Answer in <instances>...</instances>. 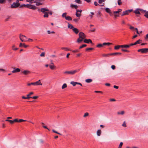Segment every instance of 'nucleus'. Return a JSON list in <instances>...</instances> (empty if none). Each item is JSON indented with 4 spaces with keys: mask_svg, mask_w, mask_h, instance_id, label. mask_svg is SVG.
<instances>
[{
    "mask_svg": "<svg viewBox=\"0 0 148 148\" xmlns=\"http://www.w3.org/2000/svg\"><path fill=\"white\" fill-rule=\"evenodd\" d=\"M79 38L77 39V42L78 43H80L85 38L86 36L83 33L81 32L79 33Z\"/></svg>",
    "mask_w": 148,
    "mask_h": 148,
    "instance_id": "f257e3e1",
    "label": "nucleus"
},
{
    "mask_svg": "<svg viewBox=\"0 0 148 148\" xmlns=\"http://www.w3.org/2000/svg\"><path fill=\"white\" fill-rule=\"evenodd\" d=\"M47 11H49V9L45 8H41V12L44 14L43 17L44 18H48L49 15L47 13Z\"/></svg>",
    "mask_w": 148,
    "mask_h": 148,
    "instance_id": "f03ea898",
    "label": "nucleus"
},
{
    "mask_svg": "<svg viewBox=\"0 0 148 148\" xmlns=\"http://www.w3.org/2000/svg\"><path fill=\"white\" fill-rule=\"evenodd\" d=\"M79 70L80 69H78L69 71H65L64 72V73L67 74L73 75L79 71Z\"/></svg>",
    "mask_w": 148,
    "mask_h": 148,
    "instance_id": "7ed1b4c3",
    "label": "nucleus"
},
{
    "mask_svg": "<svg viewBox=\"0 0 148 148\" xmlns=\"http://www.w3.org/2000/svg\"><path fill=\"white\" fill-rule=\"evenodd\" d=\"M143 12H145V10H144L142 9L138 8L136 9L135 10H134L133 12L137 15V14L140 15L141 13L140 12L143 13Z\"/></svg>",
    "mask_w": 148,
    "mask_h": 148,
    "instance_id": "20e7f679",
    "label": "nucleus"
},
{
    "mask_svg": "<svg viewBox=\"0 0 148 148\" xmlns=\"http://www.w3.org/2000/svg\"><path fill=\"white\" fill-rule=\"evenodd\" d=\"M42 84L41 83L40 80H39L38 81H37L35 82H32L29 83L27 84V85L28 86H31V85H42Z\"/></svg>",
    "mask_w": 148,
    "mask_h": 148,
    "instance_id": "39448f33",
    "label": "nucleus"
},
{
    "mask_svg": "<svg viewBox=\"0 0 148 148\" xmlns=\"http://www.w3.org/2000/svg\"><path fill=\"white\" fill-rule=\"evenodd\" d=\"M25 6H26V8H27L34 10L36 9L37 8V7L32 5L29 4H26Z\"/></svg>",
    "mask_w": 148,
    "mask_h": 148,
    "instance_id": "423d86ee",
    "label": "nucleus"
},
{
    "mask_svg": "<svg viewBox=\"0 0 148 148\" xmlns=\"http://www.w3.org/2000/svg\"><path fill=\"white\" fill-rule=\"evenodd\" d=\"M20 5V3L14 2L12 4H11L10 7L11 8H16L19 6Z\"/></svg>",
    "mask_w": 148,
    "mask_h": 148,
    "instance_id": "0eeeda50",
    "label": "nucleus"
},
{
    "mask_svg": "<svg viewBox=\"0 0 148 148\" xmlns=\"http://www.w3.org/2000/svg\"><path fill=\"white\" fill-rule=\"evenodd\" d=\"M138 52H141L142 53H146L148 52V48H143L138 50Z\"/></svg>",
    "mask_w": 148,
    "mask_h": 148,
    "instance_id": "6e6552de",
    "label": "nucleus"
},
{
    "mask_svg": "<svg viewBox=\"0 0 148 148\" xmlns=\"http://www.w3.org/2000/svg\"><path fill=\"white\" fill-rule=\"evenodd\" d=\"M20 38L22 42H25L26 41L27 38L25 36L20 34Z\"/></svg>",
    "mask_w": 148,
    "mask_h": 148,
    "instance_id": "1a4fd4ad",
    "label": "nucleus"
},
{
    "mask_svg": "<svg viewBox=\"0 0 148 148\" xmlns=\"http://www.w3.org/2000/svg\"><path fill=\"white\" fill-rule=\"evenodd\" d=\"M133 11L132 9L129 10H126L125 11H123V12L122 14H121V16H123L124 15H128V14L132 12Z\"/></svg>",
    "mask_w": 148,
    "mask_h": 148,
    "instance_id": "9d476101",
    "label": "nucleus"
},
{
    "mask_svg": "<svg viewBox=\"0 0 148 148\" xmlns=\"http://www.w3.org/2000/svg\"><path fill=\"white\" fill-rule=\"evenodd\" d=\"M84 42L87 43H89V42H90L91 44L92 45H94V44L92 43V41L90 39H85L84 40Z\"/></svg>",
    "mask_w": 148,
    "mask_h": 148,
    "instance_id": "9b49d317",
    "label": "nucleus"
},
{
    "mask_svg": "<svg viewBox=\"0 0 148 148\" xmlns=\"http://www.w3.org/2000/svg\"><path fill=\"white\" fill-rule=\"evenodd\" d=\"M20 69L19 68H14V70L12 71V72L13 73H15L19 72L20 71Z\"/></svg>",
    "mask_w": 148,
    "mask_h": 148,
    "instance_id": "f8f14e48",
    "label": "nucleus"
},
{
    "mask_svg": "<svg viewBox=\"0 0 148 148\" xmlns=\"http://www.w3.org/2000/svg\"><path fill=\"white\" fill-rule=\"evenodd\" d=\"M30 72L28 70H25L23 71V74L25 75H26L30 73Z\"/></svg>",
    "mask_w": 148,
    "mask_h": 148,
    "instance_id": "ddd939ff",
    "label": "nucleus"
},
{
    "mask_svg": "<svg viewBox=\"0 0 148 148\" xmlns=\"http://www.w3.org/2000/svg\"><path fill=\"white\" fill-rule=\"evenodd\" d=\"M72 30L76 34H77L79 32L78 29L74 27Z\"/></svg>",
    "mask_w": 148,
    "mask_h": 148,
    "instance_id": "4468645a",
    "label": "nucleus"
},
{
    "mask_svg": "<svg viewBox=\"0 0 148 148\" xmlns=\"http://www.w3.org/2000/svg\"><path fill=\"white\" fill-rule=\"evenodd\" d=\"M121 54L122 53H121L116 52V53H110V56H112V55L115 56L116 55H121Z\"/></svg>",
    "mask_w": 148,
    "mask_h": 148,
    "instance_id": "2eb2a0df",
    "label": "nucleus"
},
{
    "mask_svg": "<svg viewBox=\"0 0 148 148\" xmlns=\"http://www.w3.org/2000/svg\"><path fill=\"white\" fill-rule=\"evenodd\" d=\"M142 40L140 39H139L134 43V44L136 45L138 44H140L142 42Z\"/></svg>",
    "mask_w": 148,
    "mask_h": 148,
    "instance_id": "dca6fc26",
    "label": "nucleus"
},
{
    "mask_svg": "<svg viewBox=\"0 0 148 148\" xmlns=\"http://www.w3.org/2000/svg\"><path fill=\"white\" fill-rule=\"evenodd\" d=\"M121 48H129V46H128V45H121Z\"/></svg>",
    "mask_w": 148,
    "mask_h": 148,
    "instance_id": "f3484780",
    "label": "nucleus"
},
{
    "mask_svg": "<svg viewBox=\"0 0 148 148\" xmlns=\"http://www.w3.org/2000/svg\"><path fill=\"white\" fill-rule=\"evenodd\" d=\"M112 45V43L109 42H104L103 43V46L105 45L109 46L110 45Z\"/></svg>",
    "mask_w": 148,
    "mask_h": 148,
    "instance_id": "a211bd4d",
    "label": "nucleus"
},
{
    "mask_svg": "<svg viewBox=\"0 0 148 148\" xmlns=\"http://www.w3.org/2000/svg\"><path fill=\"white\" fill-rule=\"evenodd\" d=\"M97 135L98 136H99L101 134V131L100 130H98L97 132Z\"/></svg>",
    "mask_w": 148,
    "mask_h": 148,
    "instance_id": "6ab92c4d",
    "label": "nucleus"
},
{
    "mask_svg": "<svg viewBox=\"0 0 148 148\" xmlns=\"http://www.w3.org/2000/svg\"><path fill=\"white\" fill-rule=\"evenodd\" d=\"M65 19L67 21H71L72 18L71 16H68L66 17Z\"/></svg>",
    "mask_w": 148,
    "mask_h": 148,
    "instance_id": "aec40b11",
    "label": "nucleus"
},
{
    "mask_svg": "<svg viewBox=\"0 0 148 148\" xmlns=\"http://www.w3.org/2000/svg\"><path fill=\"white\" fill-rule=\"evenodd\" d=\"M68 27L69 28L73 29L74 28V27L73 26V25L71 24H69L68 23Z\"/></svg>",
    "mask_w": 148,
    "mask_h": 148,
    "instance_id": "412c9836",
    "label": "nucleus"
},
{
    "mask_svg": "<svg viewBox=\"0 0 148 148\" xmlns=\"http://www.w3.org/2000/svg\"><path fill=\"white\" fill-rule=\"evenodd\" d=\"M71 7L72 8H74L75 9H77L78 7L77 5H74L73 4H71L70 5Z\"/></svg>",
    "mask_w": 148,
    "mask_h": 148,
    "instance_id": "4be33fe9",
    "label": "nucleus"
},
{
    "mask_svg": "<svg viewBox=\"0 0 148 148\" xmlns=\"http://www.w3.org/2000/svg\"><path fill=\"white\" fill-rule=\"evenodd\" d=\"M106 11L109 14L111 13V10L109 8H107L105 9Z\"/></svg>",
    "mask_w": 148,
    "mask_h": 148,
    "instance_id": "5701e85b",
    "label": "nucleus"
},
{
    "mask_svg": "<svg viewBox=\"0 0 148 148\" xmlns=\"http://www.w3.org/2000/svg\"><path fill=\"white\" fill-rule=\"evenodd\" d=\"M34 0H26L27 2H30V3H36V1H34Z\"/></svg>",
    "mask_w": 148,
    "mask_h": 148,
    "instance_id": "b1692460",
    "label": "nucleus"
},
{
    "mask_svg": "<svg viewBox=\"0 0 148 148\" xmlns=\"http://www.w3.org/2000/svg\"><path fill=\"white\" fill-rule=\"evenodd\" d=\"M92 80L91 79H88L86 80V82L88 83H89L91 82Z\"/></svg>",
    "mask_w": 148,
    "mask_h": 148,
    "instance_id": "393cba45",
    "label": "nucleus"
},
{
    "mask_svg": "<svg viewBox=\"0 0 148 148\" xmlns=\"http://www.w3.org/2000/svg\"><path fill=\"white\" fill-rule=\"evenodd\" d=\"M49 67L50 68V69L51 70H53L54 69H55L56 68V67L54 66V65H50L49 66Z\"/></svg>",
    "mask_w": 148,
    "mask_h": 148,
    "instance_id": "a878e982",
    "label": "nucleus"
},
{
    "mask_svg": "<svg viewBox=\"0 0 148 148\" xmlns=\"http://www.w3.org/2000/svg\"><path fill=\"white\" fill-rule=\"evenodd\" d=\"M145 12V14H144V16H145L146 18H148V11H146L145 10V12Z\"/></svg>",
    "mask_w": 148,
    "mask_h": 148,
    "instance_id": "bb28decb",
    "label": "nucleus"
},
{
    "mask_svg": "<svg viewBox=\"0 0 148 148\" xmlns=\"http://www.w3.org/2000/svg\"><path fill=\"white\" fill-rule=\"evenodd\" d=\"M121 45H117L115 46L114 47V49L115 50L118 49L120 48L121 47Z\"/></svg>",
    "mask_w": 148,
    "mask_h": 148,
    "instance_id": "cd10ccee",
    "label": "nucleus"
},
{
    "mask_svg": "<svg viewBox=\"0 0 148 148\" xmlns=\"http://www.w3.org/2000/svg\"><path fill=\"white\" fill-rule=\"evenodd\" d=\"M33 94H34V93L33 92H30L29 94L27 95V97H29V99L30 98H31L32 97H30L29 96L32 95Z\"/></svg>",
    "mask_w": 148,
    "mask_h": 148,
    "instance_id": "c85d7f7f",
    "label": "nucleus"
},
{
    "mask_svg": "<svg viewBox=\"0 0 148 148\" xmlns=\"http://www.w3.org/2000/svg\"><path fill=\"white\" fill-rule=\"evenodd\" d=\"M109 56H110V53L108 54H102V56L103 57H108Z\"/></svg>",
    "mask_w": 148,
    "mask_h": 148,
    "instance_id": "c756f323",
    "label": "nucleus"
},
{
    "mask_svg": "<svg viewBox=\"0 0 148 148\" xmlns=\"http://www.w3.org/2000/svg\"><path fill=\"white\" fill-rule=\"evenodd\" d=\"M103 47V44H99L97 45V47L99 48Z\"/></svg>",
    "mask_w": 148,
    "mask_h": 148,
    "instance_id": "7c9ffc66",
    "label": "nucleus"
},
{
    "mask_svg": "<svg viewBox=\"0 0 148 148\" xmlns=\"http://www.w3.org/2000/svg\"><path fill=\"white\" fill-rule=\"evenodd\" d=\"M67 87V84H66L65 83V84H63V85L62 86V89H63L65 88H66V87Z\"/></svg>",
    "mask_w": 148,
    "mask_h": 148,
    "instance_id": "2f4dec72",
    "label": "nucleus"
},
{
    "mask_svg": "<svg viewBox=\"0 0 148 148\" xmlns=\"http://www.w3.org/2000/svg\"><path fill=\"white\" fill-rule=\"evenodd\" d=\"M124 112L123 111H121V112H117V114H121V115H123L124 114Z\"/></svg>",
    "mask_w": 148,
    "mask_h": 148,
    "instance_id": "473e14b6",
    "label": "nucleus"
},
{
    "mask_svg": "<svg viewBox=\"0 0 148 148\" xmlns=\"http://www.w3.org/2000/svg\"><path fill=\"white\" fill-rule=\"evenodd\" d=\"M61 49H62L64 50H65V51H69V49H68V48L67 47H62L61 48Z\"/></svg>",
    "mask_w": 148,
    "mask_h": 148,
    "instance_id": "72a5a7b5",
    "label": "nucleus"
},
{
    "mask_svg": "<svg viewBox=\"0 0 148 148\" xmlns=\"http://www.w3.org/2000/svg\"><path fill=\"white\" fill-rule=\"evenodd\" d=\"M38 1H36V5L37 6H39L40 5H42V3L40 2H37Z\"/></svg>",
    "mask_w": 148,
    "mask_h": 148,
    "instance_id": "f704fd0d",
    "label": "nucleus"
},
{
    "mask_svg": "<svg viewBox=\"0 0 148 148\" xmlns=\"http://www.w3.org/2000/svg\"><path fill=\"white\" fill-rule=\"evenodd\" d=\"M102 14L100 11H98L97 13V16L99 17H100L101 16Z\"/></svg>",
    "mask_w": 148,
    "mask_h": 148,
    "instance_id": "c9c22d12",
    "label": "nucleus"
},
{
    "mask_svg": "<svg viewBox=\"0 0 148 148\" xmlns=\"http://www.w3.org/2000/svg\"><path fill=\"white\" fill-rule=\"evenodd\" d=\"M67 14V13L65 12L63 13L62 15V16L63 17L65 18L67 16H66Z\"/></svg>",
    "mask_w": 148,
    "mask_h": 148,
    "instance_id": "e433bc0d",
    "label": "nucleus"
},
{
    "mask_svg": "<svg viewBox=\"0 0 148 148\" xmlns=\"http://www.w3.org/2000/svg\"><path fill=\"white\" fill-rule=\"evenodd\" d=\"M71 84H72L73 86H75L76 84V82H74L73 81L71 82Z\"/></svg>",
    "mask_w": 148,
    "mask_h": 148,
    "instance_id": "4c0bfd02",
    "label": "nucleus"
},
{
    "mask_svg": "<svg viewBox=\"0 0 148 148\" xmlns=\"http://www.w3.org/2000/svg\"><path fill=\"white\" fill-rule=\"evenodd\" d=\"M47 13L48 15L49 14L52 15L53 14L52 12L51 11L49 10V11H47Z\"/></svg>",
    "mask_w": 148,
    "mask_h": 148,
    "instance_id": "58836bf2",
    "label": "nucleus"
},
{
    "mask_svg": "<svg viewBox=\"0 0 148 148\" xmlns=\"http://www.w3.org/2000/svg\"><path fill=\"white\" fill-rule=\"evenodd\" d=\"M87 46V45L86 44L82 45V46H80L79 47V49H82L84 47H86Z\"/></svg>",
    "mask_w": 148,
    "mask_h": 148,
    "instance_id": "ea45409f",
    "label": "nucleus"
},
{
    "mask_svg": "<svg viewBox=\"0 0 148 148\" xmlns=\"http://www.w3.org/2000/svg\"><path fill=\"white\" fill-rule=\"evenodd\" d=\"M117 2L118 4L119 5H120L122 4V2L121 0H118Z\"/></svg>",
    "mask_w": 148,
    "mask_h": 148,
    "instance_id": "a19ab883",
    "label": "nucleus"
},
{
    "mask_svg": "<svg viewBox=\"0 0 148 148\" xmlns=\"http://www.w3.org/2000/svg\"><path fill=\"white\" fill-rule=\"evenodd\" d=\"M94 49V48H87L86 49L85 51H88L90 50H92Z\"/></svg>",
    "mask_w": 148,
    "mask_h": 148,
    "instance_id": "79ce46f5",
    "label": "nucleus"
},
{
    "mask_svg": "<svg viewBox=\"0 0 148 148\" xmlns=\"http://www.w3.org/2000/svg\"><path fill=\"white\" fill-rule=\"evenodd\" d=\"M77 12H76L75 14V15L77 17H80L81 16V14L80 13L79 14Z\"/></svg>",
    "mask_w": 148,
    "mask_h": 148,
    "instance_id": "37998d69",
    "label": "nucleus"
},
{
    "mask_svg": "<svg viewBox=\"0 0 148 148\" xmlns=\"http://www.w3.org/2000/svg\"><path fill=\"white\" fill-rule=\"evenodd\" d=\"M79 18L78 19L77 18H74L73 19V21L74 22H75L76 23H77Z\"/></svg>",
    "mask_w": 148,
    "mask_h": 148,
    "instance_id": "c03bdc74",
    "label": "nucleus"
},
{
    "mask_svg": "<svg viewBox=\"0 0 148 148\" xmlns=\"http://www.w3.org/2000/svg\"><path fill=\"white\" fill-rule=\"evenodd\" d=\"M75 2L76 3H77L79 4H81V1H80V0H75Z\"/></svg>",
    "mask_w": 148,
    "mask_h": 148,
    "instance_id": "a18cd8bd",
    "label": "nucleus"
},
{
    "mask_svg": "<svg viewBox=\"0 0 148 148\" xmlns=\"http://www.w3.org/2000/svg\"><path fill=\"white\" fill-rule=\"evenodd\" d=\"M122 126L125 127H127L126 124L125 123V121L122 124Z\"/></svg>",
    "mask_w": 148,
    "mask_h": 148,
    "instance_id": "49530a36",
    "label": "nucleus"
},
{
    "mask_svg": "<svg viewBox=\"0 0 148 148\" xmlns=\"http://www.w3.org/2000/svg\"><path fill=\"white\" fill-rule=\"evenodd\" d=\"M15 47V46L14 45H13L12 47V49L13 50L16 51V50L17 49H18V48H14Z\"/></svg>",
    "mask_w": 148,
    "mask_h": 148,
    "instance_id": "de8ad7c7",
    "label": "nucleus"
},
{
    "mask_svg": "<svg viewBox=\"0 0 148 148\" xmlns=\"http://www.w3.org/2000/svg\"><path fill=\"white\" fill-rule=\"evenodd\" d=\"M121 51L123 52H130L129 51L125 49H121Z\"/></svg>",
    "mask_w": 148,
    "mask_h": 148,
    "instance_id": "09e8293b",
    "label": "nucleus"
},
{
    "mask_svg": "<svg viewBox=\"0 0 148 148\" xmlns=\"http://www.w3.org/2000/svg\"><path fill=\"white\" fill-rule=\"evenodd\" d=\"M52 131V132H54V133H56L57 134H59V135H61V134L60 133H59L58 132H57V131H55V130H53Z\"/></svg>",
    "mask_w": 148,
    "mask_h": 148,
    "instance_id": "8fccbe9b",
    "label": "nucleus"
},
{
    "mask_svg": "<svg viewBox=\"0 0 148 148\" xmlns=\"http://www.w3.org/2000/svg\"><path fill=\"white\" fill-rule=\"evenodd\" d=\"M25 5H26L25 4H22V5H20L19 7L20 8H22V7H25V8H26V7L25 6Z\"/></svg>",
    "mask_w": 148,
    "mask_h": 148,
    "instance_id": "3c124183",
    "label": "nucleus"
},
{
    "mask_svg": "<svg viewBox=\"0 0 148 148\" xmlns=\"http://www.w3.org/2000/svg\"><path fill=\"white\" fill-rule=\"evenodd\" d=\"M45 53L44 52H42L40 54V56L41 57H44L45 56Z\"/></svg>",
    "mask_w": 148,
    "mask_h": 148,
    "instance_id": "603ef678",
    "label": "nucleus"
},
{
    "mask_svg": "<svg viewBox=\"0 0 148 148\" xmlns=\"http://www.w3.org/2000/svg\"><path fill=\"white\" fill-rule=\"evenodd\" d=\"M123 145V143L122 142H121L119 144L118 148H121Z\"/></svg>",
    "mask_w": 148,
    "mask_h": 148,
    "instance_id": "864d4df0",
    "label": "nucleus"
},
{
    "mask_svg": "<svg viewBox=\"0 0 148 148\" xmlns=\"http://www.w3.org/2000/svg\"><path fill=\"white\" fill-rule=\"evenodd\" d=\"M38 98V96H34L33 97H32L31 98L33 99H36Z\"/></svg>",
    "mask_w": 148,
    "mask_h": 148,
    "instance_id": "5fc2aeb1",
    "label": "nucleus"
},
{
    "mask_svg": "<svg viewBox=\"0 0 148 148\" xmlns=\"http://www.w3.org/2000/svg\"><path fill=\"white\" fill-rule=\"evenodd\" d=\"M105 1L104 0H99L98 1V3L99 4H101L102 3V2Z\"/></svg>",
    "mask_w": 148,
    "mask_h": 148,
    "instance_id": "6e6d98bb",
    "label": "nucleus"
},
{
    "mask_svg": "<svg viewBox=\"0 0 148 148\" xmlns=\"http://www.w3.org/2000/svg\"><path fill=\"white\" fill-rule=\"evenodd\" d=\"M5 0H0V3L3 4L4 3Z\"/></svg>",
    "mask_w": 148,
    "mask_h": 148,
    "instance_id": "4d7b16f0",
    "label": "nucleus"
},
{
    "mask_svg": "<svg viewBox=\"0 0 148 148\" xmlns=\"http://www.w3.org/2000/svg\"><path fill=\"white\" fill-rule=\"evenodd\" d=\"M88 114H89L88 112H86L84 114V117H85L88 116Z\"/></svg>",
    "mask_w": 148,
    "mask_h": 148,
    "instance_id": "13d9d810",
    "label": "nucleus"
},
{
    "mask_svg": "<svg viewBox=\"0 0 148 148\" xmlns=\"http://www.w3.org/2000/svg\"><path fill=\"white\" fill-rule=\"evenodd\" d=\"M18 119H16L13 120V122H14H14H18Z\"/></svg>",
    "mask_w": 148,
    "mask_h": 148,
    "instance_id": "bf43d9fd",
    "label": "nucleus"
},
{
    "mask_svg": "<svg viewBox=\"0 0 148 148\" xmlns=\"http://www.w3.org/2000/svg\"><path fill=\"white\" fill-rule=\"evenodd\" d=\"M22 98L23 99H29V97H25L24 96H22Z\"/></svg>",
    "mask_w": 148,
    "mask_h": 148,
    "instance_id": "052dcab7",
    "label": "nucleus"
},
{
    "mask_svg": "<svg viewBox=\"0 0 148 148\" xmlns=\"http://www.w3.org/2000/svg\"><path fill=\"white\" fill-rule=\"evenodd\" d=\"M25 121H26L25 120L22 119H20L19 120H18V122H21Z\"/></svg>",
    "mask_w": 148,
    "mask_h": 148,
    "instance_id": "680f3d73",
    "label": "nucleus"
},
{
    "mask_svg": "<svg viewBox=\"0 0 148 148\" xmlns=\"http://www.w3.org/2000/svg\"><path fill=\"white\" fill-rule=\"evenodd\" d=\"M94 5L96 6H97L98 5H99V4L96 1H95L94 2Z\"/></svg>",
    "mask_w": 148,
    "mask_h": 148,
    "instance_id": "e2e57ef3",
    "label": "nucleus"
},
{
    "mask_svg": "<svg viewBox=\"0 0 148 148\" xmlns=\"http://www.w3.org/2000/svg\"><path fill=\"white\" fill-rule=\"evenodd\" d=\"M111 68L112 69L114 70L115 69V66L114 65H112L111 66Z\"/></svg>",
    "mask_w": 148,
    "mask_h": 148,
    "instance_id": "0e129e2a",
    "label": "nucleus"
},
{
    "mask_svg": "<svg viewBox=\"0 0 148 148\" xmlns=\"http://www.w3.org/2000/svg\"><path fill=\"white\" fill-rule=\"evenodd\" d=\"M95 93H102L103 92L102 91H95Z\"/></svg>",
    "mask_w": 148,
    "mask_h": 148,
    "instance_id": "69168bd1",
    "label": "nucleus"
},
{
    "mask_svg": "<svg viewBox=\"0 0 148 148\" xmlns=\"http://www.w3.org/2000/svg\"><path fill=\"white\" fill-rule=\"evenodd\" d=\"M95 28L93 29H91L90 30V32H94L95 31Z\"/></svg>",
    "mask_w": 148,
    "mask_h": 148,
    "instance_id": "338daca9",
    "label": "nucleus"
},
{
    "mask_svg": "<svg viewBox=\"0 0 148 148\" xmlns=\"http://www.w3.org/2000/svg\"><path fill=\"white\" fill-rule=\"evenodd\" d=\"M145 39L146 40L148 39V34L146 35V36L145 37Z\"/></svg>",
    "mask_w": 148,
    "mask_h": 148,
    "instance_id": "774afa93",
    "label": "nucleus"
}]
</instances>
